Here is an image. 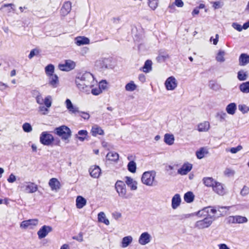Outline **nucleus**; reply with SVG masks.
I'll return each instance as SVG.
<instances>
[{
    "label": "nucleus",
    "instance_id": "nucleus-14",
    "mask_svg": "<svg viewBox=\"0 0 249 249\" xmlns=\"http://www.w3.org/2000/svg\"><path fill=\"white\" fill-rule=\"evenodd\" d=\"M151 236L147 232L142 233L139 239V243L142 245H145L151 241Z\"/></svg>",
    "mask_w": 249,
    "mask_h": 249
},
{
    "label": "nucleus",
    "instance_id": "nucleus-24",
    "mask_svg": "<svg viewBox=\"0 0 249 249\" xmlns=\"http://www.w3.org/2000/svg\"><path fill=\"white\" fill-rule=\"evenodd\" d=\"M49 185L52 190H57L60 188V182L55 178H51L49 182Z\"/></svg>",
    "mask_w": 249,
    "mask_h": 249
},
{
    "label": "nucleus",
    "instance_id": "nucleus-48",
    "mask_svg": "<svg viewBox=\"0 0 249 249\" xmlns=\"http://www.w3.org/2000/svg\"><path fill=\"white\" fill-rule=\"evenodd\" d=\"M22 129L25 132H30L32 130L31 125L28 123H24L22 125Z\"/></svg>",
    "mask_w": 249,
    "mask_h": 249
},
{
    "label": "nucleus",
    "instance_id": "nucleus-36",
    "mask_svg": "<svg viewBox=\"0 0 249 249\" xmlns=\"http://www.w3.org/2000/svg\"><path fill=\"white\" fill-rule=\"evenodd\" d=\"M106 158L109 160L116 161L119 159V154L116 152H110L107 153Z\"/></svg>",
    "mask_w": 249,
    "mask_h": 249
},
{
    "label": "nucleus",
    "instance_id": "nucleus-3",
    "mask_svg": "<svg viewBox=\"0 0 249 249\" xmlns=\"http://www.w3.org/2000/svg\"><path fill=\"white\" fill-rule=\"evenodd\" d=\"M156 175V173L154 171L145 172L142 175V182L147 186H152L154 185Z\"/></svg>",
    "mask_w": 249,
    "mask_h": 249
},
{
    "label": "nucleus",
    "instance_id": "nucleus-63",
    "mask_svg": "<svg viewBox=\"0 0 249 249\" xmlns=\"http://www.w3.org/2000/svg\"><path fill=\"white\" fill-rule=\"evenodd\" d=\"M79 113L82 114L81 116L85 120H88L89 118V115L87 112L80 111Z\"/></svg>",
    "mask_w": 249,
    "mask_h": 249
},
{
    "label": "nucleus",
    "instance_id": "nucleus-45",
    "mask_svg": "<svg viewBox=\"0 0 249 249\" xmlns=\"http://www.w3.org/2000/svg\"><path fill=\"white\" fill-rule=\"evenodd\" d=\"M209 87L211 89L215 91L218 90L220 89V86L214 81L209 82Z\"/></svg>",
    "mask_w": 249,
    "mask_h": 249
},
{
    "label": "nucleus",
    "instance_id": "nucleus-56",
    "mask_svg": "<svg viewBox=\"0 0 249 249\" xmlns=\"http://www.w3.org/2000/svg\"><path fill=\"white\" fill-rule=\"evenodd\" d=\"M242 149L241 145H238L236 147H232L230 149V151L233 154H235Z\"/></svg>",
    "mask_w": 249,
    "mask_h": 249
},
{
    "label": "nucleus",
    "instance_id": "nucleus-8",
    "mask_svg": "<svg viewBox=\"0 0 249 249\" xmlns=\"http://www.w3.org/2000/svg\"><path fill=\"white\" fill-rule=\"evenodd\" d=\"M81 79L87 84L93 85L94 77L93 75L89 72L80 73L77 74Z\"/></svg>",
    "mask_w": 249,
    "mask_h": 249
},
{
    "label": "nucleus",
    "instance_id": "nucleus-2",
    "mask_svg": "<svg viewBox=\"0 0 249 249\" xmlns=\"http://www.w3.org/2000/svg\"><path fill=\"white\" fill-rule=\"evenodd\" d=\"M54 133L61 137L62 140L67 141V142H69V139L71 136V129L68 126L64 125L55 128Z\"/></svg>",
    "mask_w": 249,
    "mask_h": 249
},
{
    "label": "nucleus",
    "instance_id": "nucleus-19",
    "mask_svg": "<svg viewBox=\"0 0 249 249\" xmlns=\"http://www.w3.org/2000/svg\"><path fill=\"white\" fill-rule=\"evenodd\" d=\"M101 169L98 166H91L89 169L90 175L94 178H98L101 174Z\"/></svg>",
    "mask_w": 249,
    "mask_h": 249
},
{
    "label": "nucleus",
    "instance_id": "nucleus-21",
    "mask_svg": "<svg viewBox=\"0 0 249 249\" xmlns=\"http://www.w3.org/2000/svg\"><path fill=\"white\" fill-rule=\"evenodd\" d=\"M249 63V54L241 53L239 58V65L241 66H245Z\"/></svg>",
    "mask_w": 249,
    "mask_h": 249
},
{
    "label": "nucleus",
    "instance_id": "nucleus-33",
    "mask_svg": "<svg viewBox=\"0 0 249 249\" xmlns=\"http://www.w3.org/2000/svg\"><path fill=\"white\" fill-rule=\"evenodd\" d=\"M210 128V124L208 122H204L198 125V130L199 132H205Z\"/></svg>",
    "mask_w": 249,
    "mask_h": 249
},
{
    "label": "nucleus",
    "instance_id": "nucleus-52",
    "mask_svg": "<svg viewBox=\"0 0 249 249\" xmlns=\"http://www.w3.org/2000/svg\"><path fill=\"white\" fill-rule=\"evenodd\" d=\"M158 0L148 1L149 7L153 10H155L158 6Z\"/></svg>",
    "mask_w": 249,
    "mask_h": 249
},
{
    "label": "nucleus",
    "instance_id": "nucleus-15",
    "mask_svg": "<svg viewBox=\"0 0 249 249\" xmlns=\"http://www.w3.org/2000/svg\"><path fill=\"white\" fill-rule=\"evenodd\" d=\"M22 187L24 188V191L27 193H33L37 190V186L31 182H27Z\"/></svg>",
    "mask_w": 249,
    "mask_h": 249
},
{
    "label": "nucleus",
    "instance_id": "nucleus-35",
    "mask_svg": "<svg viewBox=\"0 0 249 249\" xmlns=\"http://www.w3.org/2000/svg\"><path fill=\"white\" fill-rule=\"evenodd\" d=\"M239 89L244 93H249V81L242 83L239 85Z\"/></svg>",
    "mask_w": 249,
    "mask_h": 249
},
{
    "label": "nucleus",
    "instance_id": "nucleus-57",
    "mask_svg": "<svg viewBox=\"0 0 249 249\" xmlns=\"http://www.w3.org/2000/svg\"><path fill=\"white\" fill-rule=\"evenodd\" d=\"M14 5L12 3H9V4H4L2 6V7L0 8V10H2L4 7H10V8H8L7 10L8 13H10L11 12V10L15 11V9L12 7V6H14Z\"/></svg>",
    "mask_w": 249,
    "mask_h": 249
},
{
    "label": "nucleus",
    "instance_id": "nucleus-11",
    "mask_svg": "<svg viewBox=\"0 0 249 249\" xmlns=\"http://www.w3.org/2000/svg\"><path fill=\"white\" fill-rule=\"evenodd\" d=\"M53 230L52 227L44 225L37 231V235L39 239L44 238L47 235Z\"/></svg>",
    "mask_w": 249,
    "mask_h": 249
},
{
    "label": "nucleus",
    "instance_id": "nucleus-38",
    "mask_svg": "<svg viewBox=\"0 0 249 249\" xmlns=\"http://www.w3.org/2000/svg\"><path fill=\"white\" fill-rule=\"evenodd\" d=\"M98 219L99 222L104 223L107 225L109 224V221L106 218V215L104 212H101L98 213Z\"/></svg>",
    "mask_w": 249,
    "mask_h": 249
},
{
    "label": "nucleus",
    "instance_id": "nucleus-58",
    "mask_svg": "<svg viewBox=\"0 0 249 249\" xmlns=\"http://www.w3.org/2000/svg\"><path fill=\"white\" fill-rule=\"evenodd\" d=\"M91 93L94 95H98L102 92V90L100 88H96L91 89Z\"/></svg>",
    "mask_w": 249,
    "mask_h": 249
},
{
    "label": "nucleus",
    "instance_id": "nucleus-18",
    "mask_svg": "<svg viewBox=\"0 0 249 249\" xmlns=\"http://www.w3.org/2000/svg\"><path fill=\"white\" fill-rule=\"evenodd\" d=\"M38 220L37 219H29L24 220L20 224V227L22 228H27L30 226H36L38 224Z\"/></svg>",
    "mask_w": 249,
    "mask_h": 249
},
{
    "label": "nucleus",
    "instance_id": "nucleus-64",
    "mask_svg": "<svg viewBox=\"0 0 249 249\" xmlns=\"http://www.w3.org/2000/svg\"><path fill=\"white\" fill-rule=\"evenodd\" d=\"M175 4L178 7H182L184 5L182 0H175Z\"/></svg>",
    "mask_w": 249,
    "mask_h": 249
},
{
    "label": "nucleus",
    "instance_id": "nucleus-10",
    "mask_svg": "<svg viewBox=\"0 0 249 249\" xmlns=\"http://www.w3.org/2000/svg\"><path fill=\"white\" fill-rule=\"evenodd\" d=\"M165 86L168 90H174L177 87V82L173 76L168 77L165 82Z\"/></svg>",
    "mask_w": 249,
    "mask_h": 249
},
{
    "label": "nucleus",
    "instance_id": "nucleus-43",
    "mask_svg": "<svg viewBox=\"0 0 249 249\" xmlns=\"http://www.w3.org/2000/svg\"><path fill=\"white\" fill-rule=\"evenodd\" d=\"M225 52L223 50H220L216 56V60L218 62H223L225 61L224 55Z\"/></svg>",
    "mask_w": 249,
    "mask_h": 249
},
{
    "label": "nucleus",
    "instance_id": "nucleus-28",
    "mask_svg": "<svg viewBox=\"0 0 249 249\" xmlns=\"http://www.w3.org/2000/svg\"><path fill=\"white\" fill-rule=\"evenodd\" d=\"M152 61L150 60H147L145 62L143 66L142 67V71L145 73L149 72L152 71Z\"/></svg>",
    "mask_w": 249,
    "mask_h": 249
},
{
    "label": "nucleus",
    "instance_id": "nucleus-23",
    "mask_svg": "<svg viewBox=\"0 0 249 249\" xmlns=\"http://www.w3.org/2000/svg\"><path fill=\"white\" fill-rule=\"evenodd\" d=\"M75 43L78 46L89 44V39L85 36H77L75 38Z\"/></svg>",
    "mask_w": 249,
    "mask_h": 249
},
{
    "label": "nucleus",
    "instance_id": "nucleus-9",
    "mask_svg": "<svg viewBox=\"0 0 249 249\" xmlns=\"http://www.w3.org/2000/svg\"><path fill=\"white\" fill-rule=\"evenodd\" d=\"M228 220L229 223L232 224H242L248 222L246 217L241 215L230 216Z\"/></svg>",
    "mask_w": 249,
    "mask_h": 249
},
{
    "label": "nucleus",
    "instance_id": "nucleus-4",
    "mask_svg": "<svg viewBox=\"0 0 249 249\" xmlns=\"http://www.w3.org/2000/svg\"><path fill=\"white\" fill-rule=\"evenodd\" d=\"M115 189L119 196L123 198L127 199L132 196L131 194H127L125 184L121 180H117L115 185Z\"/></svg>",
    "mask_w": 249,
    "mask_h": 249
},
{
    "label": "nucleus",
    "instance_id": "nucleus-17",
    "mask_svg": "<svg viewBox=\"0 0 249 249\" xmlns=\"http://www.w3.org/2000/svg\"><path fill=\"white\" fill-rule=\"evenodd\" d=\"M125 182L128 187H130L131 190L134 191L137 189V182L129 177H125Z\"/></svg>",
    "mask_w": 249,
    "mask_h": 249
},
{
    "label": "nucleus",
    "instance_id": "nucleus-5",
    "mask_svg": "<svg viewBox=\"0 0 249 249\" xmlns=\"http://www.w3.org/2000/svg\"><path fill=\"white\" fill-rule=\"evenodd\" d=\"M111 59L109 58H101L95 62V67L100 71H104L111 67Z\"/></svg>",
    "mask_w": 249,
    "mask_h": 249
},
{
    "label": "nucleus",
    "instance_id": "nucleus-6",
    "mask_svg": "<svg viewBox=\"0 0 249 249\" xmlns=\"http://www.w3.org/2000/svg\"><path fill=\"white\" fill-rule=\"evenodd\" d=\"M39 141L41 144L49 146L52 144L54 141V138L49 132L44 131L40 135Z\"/></svg>",
    "mask_w": 249,
    "mask_h": 249
},
{
    "label": "nucleus",
    "instance_id": "nucleus-42",
    "mask_svg": "<svg viewBox=\"0 0 249 249\" xmlns=\"http://www.w3.org/2000/svg\"><path fill=\"white\" fill-rule=\"evenodd\" d=\"M54 70V67L53 64H49L45 68V72L48 76L52 75Z\"/></svg>",
    "mask_w": 249,
    "mask_h": 249
},
{
    "label": "nucleus",
    "instance_id": "nucleus-40",
    "mask_svg": "<svg viewBox=\"0 0 249 249\" xmlns=\"http://www.w3.org/2000/svg\"><path fill=\"white\" fill-rule=\"evenodd\" d=\"M133 240L131 236H127L124 237L122 241V247L123 248H126L132 242Z\"/></svg>",
    "mask_w": 249,
    "mask_h": 249
},
{
    "label": "nucleus",
    "instance_id": "nucleus-32",
    "mask_svg": "<svg viewBox=\"0 0 249 249\" xmlns=\"http://www.w3.org/2000/svg\"><path fill=\"white\" fill-rule=\"evenodd\" d=\"M195 198V196L192 192L189 191L186 193L184 195V200L187 203L192 202Z\"/></svg>",
    "mask_w": 249,
    "mask_h": 249
},
{
    "label": "nucleus",
    "instance_id": "nucleus-51",
    "mask_svg": "<svg viewBox=\"0 0 249 249\" xmlns=\"http://www.w3.org/2000/svg\"><path fill=\"white\" fill-rule=\"evenodd\" d=\"M235 174V171L229 168H227L224 171V174L227 177L233 176Z\"/></svg>",
    "mask_w": 249,
    "mask_h": 249
},
{
    "label": "nucleus",
    "instance_id": "nucleus-27",
    "mask_svg": "<svg viewBox=\"0 0 249 249\" xmlns=\"http://www.w3.org/2000/svg\"><path fill=\"white\" fill-rule=\"evenodd\" d=\"M76 207L77 208H82L86 204V200L81 196H78L76 200Z\"/></svg>",
    "mask_w": 249,
    "mask_h": 249
},
{
    "label": "nucleus",
    "instance_id": "nucleus-31",
    "mask_svg": "<svg viewBox=\"0 0 249 249\" xmlns=\"http://www.w3.org/2000/svg\"><path fill=\"white\" fill-rule=\"evenodd\" d=\"M88 132L85 130H81L78 132L76 135V137L81 142H83L88 136Z\"/></svg>",
    "mask_w": 249,
    "mask_h": 249
},
{
    "label": "nucleus",
    "instance_id": "nucleus-20",
    "mask_svg": "<svg viewBox=\"0 0 249 249\" xmlns=\"http://www.w3.org/2000/svg\"><path fill=\"white\" fill-rule=\"evenodd\" d=\"M71 4L69 1H66L64 3L61 9V12L63 16L67 15L71 10Z\"/></svg>",
    "mask_w": 249,
    "mask_h": 249
},
{
    "label": "nucleus",
    "instance_id": "nucleus-34",
    "mask_svg": "<svg viewBox=\"0 0 249 249\" xmlns=\"http://www.w3.org/2000/svg\"><path fill=\"white\" fill-rule=\"evenodd\" d=\"M248 73L241 70L237 72V78L239 81H245L248 79Z\"/></svg>",
    "mask_w": 249,
    "mask_h": 249
},
{
    "label": "nucleus",
    "instance_id": "nucleus-26",
    "mask_svg": "<svg viewBox=\"0 0 249 249\" xmlns=\"http://www.w3.org/2000/svg\"><path fill=\"white\" fill-rule=\"evenodd\" d=\"M175 139L173 134L166 133L164 136V141L168 145H171L174 143Z\"/></svg>",
    "mask_w": 249,
    "mask_h": 249
},
{
    "label": "nucleus",
    "instance_id": "nucleus-25",
    "mask_svg": "<svg viewBox=\"0 0 249 249\" xmlns=\"http://www.w3.org/2000/svg\"><path fill=\"white\" fill-rule=\"evenodd\" d=\"M213 190L217 194L223 195L224 194V188L221 183L215 182L214 185L213 187Z\"/></svg>",
    "mask_w": 249,
    "mask_h": 249
},
{
    "label": "nucleus",
    "instance_id": "nucleus-22",
    "mask_svg": "<svg viewBox=\"0 0 249 249\" xmlns=\"http://www.w3.org/2000/svg\"><path fill=\"white\" fill-rule=\"evenodd\" d=\"M181 202V198L179 194H177L172 197V207L173 209H177L180 205Z\"/></svg>",
    "mask_w": 249,
    "mask_h": 249
},
{
    "label": "nucleus",
    "instance_id": "nucleus-59",
    "mask_svg": "<svg viewBox=\"0 0 249 249\" xmlns=\"http://www.w3.org/2000/svg\"><path fill=\"white\" fill-rule=\"evenodd\" d=\"M232 27L237 30L238 31H241L242 29H243V26H241V25L237 23L234 22L232 24Z\"/></svg>",
    "mask_w": 249,
    "mask_h": 249
},
{
    "label": "nucleus",
    "instance_id": "nucleus-47",
    "mask_svg": "<svg viewBox=\"0 0 249 249\" xmlns=\"http://www.w3.org/2000/svg\"><path fill=\"white\" fill-rule=\"evenodd\" d=\"M227 116V115L225 112L221 111L217 113L216 117L220 122H223L225 120Z\"/></svg>",
    "mask_w": 249,
    "mask_h": 249
},
{
    "label": "nucleus",
    "instance_id": "nucleus-37",
    "mask_svg": "<svg viewBox=\"0 0 249 249\" xmlns=\"http://www.w3.org/2000/svg\"><path fill=\"white\" fill-rule=\"evenodd\" d=\"M203 183L207 187H213L216 181L212 178L206 177L203 178Z\"/></svg>",
    "mask_w": 249,
    "mask_h": 249
},
{
    "label": "nucleus",
    "instance_id": "nucleus-30",
    "mask_svg": "<svg viewBox=\"0 0 249 249\" xmlns=\"http://www.w3.org/2000/svg\"><path fill=\"white\" fill-rule=\"evenodd\" d=\"M91 133L93 136H96L97 135H103L104 134V130L97 125H95L92 127Z\"/></svg>",
    "mask_w": 249,
    "mask_h": 249
},
{
    "label": "nucleus",
    "instance_id": "nucleus-46",
    "mask_svg": "<svg viewBox=\"0 0 249 249\" xmlns=\"http://www.w3.org/2000/svg\"><path fill=\"white\" fill-rule=\"evenodd\" d=\"M43 104H45L47 107H50L52 104V98L51 96L48 95L44 99Z\"/></svg>",
    "mask_w": 249,
    "mask_h": 249
},
{
    "label": "nucleus",
    "instance_id": "nucleus-61",
    "mask_svg": "<svg viewBox=\"0 0 249 249\" xmlns=\"http://www.w3.org/2000/svg\"><path fill=\"white\" fill-rule=\"evenodd\" d=\"M72 238L73 239H75L78 241H79V242H82L83 241V233L82 232H80L78 234V236H73L72 237Z\"/></svg>",
    "mask_w": 249,
    "mask_h": 249
},
{
    "label": "nucleus",
    "instance_id": "nucleus-62",
    "mask_svg": "<svg viewBox=\"0 0 249 249\" xmlns=\"http://www.w3.org/2000/svg\"><path fill=\"white\" fill-rule=\"evenodd\" d=\"M16 180V176L15 175H14L13 174H11L9 176L8 178L7 179V180L9 183H13L14 181H15Z\"/></svg>",
    "mask_w": 249,
    "mask_h": 249
},
{
    "label": "nucleus",
    "instance_id": "nucleus-55",
    "mask_svg": "<svg viewBox=\"0 0 249 249\" xmlns=\"http://www.w3.org/2000/svg\"><path fill=\"white\" fill-rule=\"evenodd\" d=\"M169 57L168 54L165 55H159L157 57V59L158 62H162L164 61L167 58Z\"/></svg>",
    "mask_w": 249,
    "mask_h": 249
},
{
    "label": "nucleus",
    "instance_id": "nucleus-50",
    "mask_svg": "<svg viewBox=\"0 0 249 249\" xmlns=\"http://www.w3.org/2000/svg\"><path fill=\"white\" fill-rule=\"evenodd\" d=\"M204 148H201L196 152V156L198 159H201L204 157Z\"/></svg>",
    "mask_w": 249,
    "mask_h": 249
},
{
    "label": "nucleus",
    "instance_id": "nucleus-60",
    "mask_svg": "<svg viewBox=\"0 0 249 249\" xmlns=\"http://www.w3.org/2000/svg\"><path fill=\"white\" fill-rule=\"evenodd\" d=\"M36 102L37 104L41 105H42L43 104L44 99H43V97H42L41 94H40V95L36 97Z\"/></svg>",
    "mask_w": 249,
    "mask_h": 249
},
{
    "label": "nucleus",
    "instance_id": "nucleus-7",
    "mask_svg": "<svg viewBox=\"0 0 249 249\" xmlns=\"http://www.w3.org/2000/svg\"><path fill=\"white\" fill-rule=\"evenodd\" d=\"M75 84L79 89L84 92H89L93 85L87 84L78 75L75 78Z\"/></svg>",
    "mask_w": 249,
    "mask_h": 249
},
{
    "label": "nucleus",
    "instance_id": "nucleus-49",
    "mask_svg": "<svg viewBox=\"0 0 249 249\" xmlns=\"http://www.w3.org/2000/svg\"><path fill=\"white\" fill-rule=\"evenodd\" d=\"M238 108L243 114L246 113L249 111V107L245 105H239Z\"/></svg>",
    "mask_w": 249,
    "mask_h": 249
},
{
    "label": "nucleus",
    "instance_id": "nucleus-54",
    "mask_svg": "<svg viewBox=\"0 0 249 249\" xmlns=\"http://www.w3.org/2000/svg\"><path fill=\"white\" fill-rule=\"evenodd\" d=\"M249 193V188L244 186L240 192V194L242 196H246Z\"/></svg>",
    "mask_w": 249,
    "mask_h": 249
},
{
    "label": "nucleus",
    "instance_id": "nucleus-1",
    "mask_svg": "<svg viewBox=\"0 0 249 249\" xmlns=\"http://www.w3.org/2000/svg\"><path fill=\"white\" fill-rule=\"evenodd\" d=\"M216 209L211 207H205L202 210L197 213L198 216H206L203 220H199L196 223V227L199 229H202L209 227L214 221L216 217L215 214L216 213Z\"/></svg>",
    "mask_w": 249,
    "mask_h": 249
},
{
    "label": "nucleus",
    "instance_id": "nucleus-29",
    "mask_svg": "<svg viewBox=\"0 0 249 249\" xmlns=\"http://www.w3.org/2000/svg\"><path fill=\"white\" fill-rule=\"evenodd\" d=\"M236 108V104L234 103H231L227 106L226 110L228 114L233 115L235 112Z\"/></svg>",
    "mask_w": 249,
    "mask_h": 249
},
{
    "label": "nucleus",
    "instance_id": "nucleus-41",
    "mask_svg": "<svg viewBox=\"0 0 249 249\" xmlns=\"http://www.w3.org/2000/svg\"><path fill=\"white\" fill-rule=\"evenodd\" d=\"M127 169L131 173H135L136 171V162L133 160L129 161L127 164Z\"/></svg>",
    "mask_w": 249,
    "mask_h": 249
},
{
    "label": "nucleus",
    "instance_id": "nucleus-53",
    "mask_svg": "<svg viewBox=\"0 0 249 249\" xmlns=\"http://www.w3.org/2000/svg\"><path fill=\"white\" fill-rule=\"evenodd\" d=\"M46 107H44L43 106H40L38 107V111L41 112L43 115H46L48 113L49 111V109Z\"/></svg>",
    "mask_w": 249,
    "mask_h": 249
},
{
    "label": "nucleus",
    "instance_id": "nucleus-44",
    "mask_svg": "<svg viewBox=\"0 0 249 249\" xmlns=\"http://www.w3.org/2000/svg\"><path fill=\"white\" fill-rule=\"evenodd\" d=\"M137 88V86L134 84L133 81H130L127 83L125 86V89L126 91H133Z\"/></svg>",
    "mask_w": 249,
    "mask_h": 249
},
{
    "label": "nucleus",
    "instance_id": "nucleus-39",
    "mask_svg": "<svg viewBox=\"0 0 249 249\" xmlns=\"http://www.w3.org/2000/svg\"><path fill=\"white\" fill-rule=\"evenodd\" d=\"M50 76L49 84L53 88L57 87L58 83V77L56 74H53Z\"/></svg>",
    "mask_w": 249,
    "mask_h": 249
},
{
    "label": "nucleus",
    "instance_id": "nucleus-12",
    "mask_svg": "<svg viewBox=\"0 0 249 249\" xmlns=\"http://www.w3.org/2000/svg\"><path fill=\"white\" fill-rule=\"evenodd\" d=\"M65 104L67 109L71 114L76 115L77 113H80L79 108L74 106L69 99H66Z\"/></svg>",
    "mask_w": 249,
    "mask_h": 249
},
{
    "label": "nucleus",
    "instance_id": "nucleus-13",
    "mask_svg": "<svg viewBox=\"0 0 249 249\" xmlns=\"http://www.w3.org/2000/svg\"><path fill=\"white\" fill-rule=\"evenodd\" d=\"M75 67V63L71 60H68L64 64H59L58 67L61 71H69Z\"/></svg>",
    "mask_w": 249,
    "mask_h": 249
},
{
    "label": "nucleus",
    "instance_id": "nucleus-16",
    "mask_svg": "<svg viewBox=\"0 0 249 249\" xmlns=\"http://www.w3.org/2000/svg\"><path fill=\"white\" fill-rule=\"evenodd\" d=\"M192 169V164L189 163H185L181 167L178 169V173L181 175H185L188 174Z\"/></svg>",
    "mask_w": 249,
    "mask_h": 249
}]
</instances>
